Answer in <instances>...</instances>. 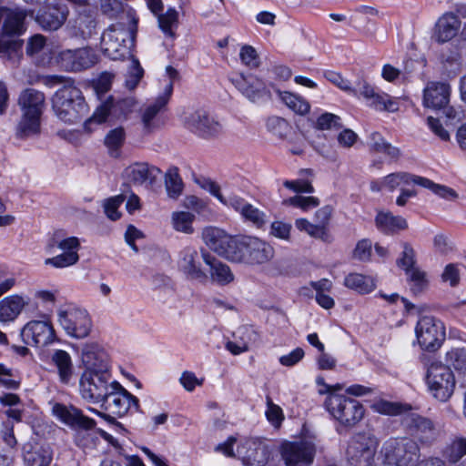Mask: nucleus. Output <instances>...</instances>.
I'll return each mask as SVG.
<instances>
[{
    "label": "nucleus",
    "mask_w": 466,
    "mask_h": 466,
    "mask_svg": "<svg viewBox=\"0 0 466 466\" xmlns=\"http://www.w3.org/2000/svg\"><path fill=\"white\" fill-rule=\"evenodd\" d=\"M207 245L229 261L262 264L273 258V248L263 240L250 236L232 237L218 228L204 232Z\"/></svg>",
    "instance_id": "obj_1"
},
{
    "label": "nucleus",
    "mask_w": 466,
    "mask_h": 466,
    "mask_svg": "<svg viewBox=\"0 0 466 466\" xmlns=\"http://www.w3.org/2000/svg\"><path fill=\"white\" fill-rule=\"evenodd\" d=\"M85 370L79 380V390L86 401L98 404L118 382L112 380L107 354L97 344H86L82 349Z\"/></svg>",
    "instance_id": "obj_2"
},
{
    "label": "nucleus",
    "mask_w": 466,
    "mask_h": 466,
    "mask_svg": "<svg viewBox=\"0 0 466 466\" xmlns=\"http://www.w3.org/2000/svg\"><path fill=\"white\" fill-rule=\"evenodd\" d=\"M17 105L21 116L16 126V137L25 139L39 135L41 117L46 108L45 94L35 88H25L19 94Z\"/></svg>",
    "instance_id": "obj_3"
},
{
    "label": "nucleus",
    "mask_w": 466,
    "mask_h": 466,
    "mask_svg": "<svg viewBox=\"0 0 466 466\" xmlns=\"http://www.w3.org/2000/svg\"><path fill=\"white\" fill-rule=\"evenodd\" d=\"M52 108L55 115L67 124L77 123L88 114V106L81 90L71 80L66 81L54 94Z\"/></svg>",
    "instance_id": "obj_4"
},
{
    "label": "nucleus",
    "mask_w": 466,
    "mask_h": 466,
    "mask_svg": "<svg viewBox=\"0 0 466 466\" xmlns=\"http://www.w3.org/2000/svg\"><path fill=\"white\" fill-rule=\"evenodd\" d=\"M98 404L105 411L98 412V414L108 422L115 424L119 432H126L127 430L116 420L115 416L122 417L128 410L132 409L137 410L139 408L138 399L122 387L119 382L107 392Z\"/></svg>",
    "instance_id": "obj_5"
},
{
    "label": "nucleus",
    "mask_w": 466,
    "mask_h": 466,
    "mask_svg": "<svg viewBox=\"0 0 466 466\" xmlns=\"http://www.w3.org/2000/svg\"><path fill=\"white\" fill-rule=\"evenodd\" d=\"M134 40L135 32L125 25H111L102 34L101 49L112 60L123 59L130 55Z\"/></svg>",
    "instance_id": "obj_6"
},
{
    "label": "nucleus",
    "mask_w": 466,
    "mask_h": 466,
    "mask_svg": "<svg viewBox=\"0 0 466 466\" xmlns=\"http://www.w3.org/2000/svg\"><path fill=\"white\" fill-rule=\"evenodd\" d=\"M324 404L329 413L348 428L357 425L365 414V409L360 401L343 394L329 395Z\"/></svg>",
    "instance_id": "obj_7"
},
{
    "label": "nucleus",
    "mask_w": 466,
    "mask_h": 466,
    "mask_svg": "<svg viewBox=\"0 0 466 466\" xmlns=\"http://www.w3.org/2000/svg\"><path fill=\"white\" fill-rule=\"evenodd\" d=\"M420 457V450L414 440L408 437L393 439L384 445L381 466H415Z\"/></svg>",
    "instance_id": "obj_8"
},
{
    "label": "nucleus",
    "mask_w": 466,
    "mask_h": 466,
    "mask_svg": "<svg viewBox=\"0 0 466 466\" xmlns=\"http://www.w3.org/2000/svg\"><path fill=\"white\" fill-rule=\"evenodd\" d=\"M400 424L410 436L409 438L422 446L432 445L440 435V430L432 420L415 412L403 414Z\"/></svg>",
    "instance_id": "obj_9"
},
{
    "label": "nucleus",
    "mask_w": 466,
    "mask_h": 466,
    "mask_svg": "<svg viewBox=\"0 0 466 466\" xmlns=\"http://www.w3.org/2000/svg\"><path fill=\"white\" fill-rule=\"evenodd\" d=\"M427 384L435 399L447 401L453 394L456 380L453 372L448 365L433 361L427 370Z\"/></svg>",
    "instance_id": "obj_10"
},
{
    "label": "nucleus",
    "mask_w": 466,
    "mask_h": 466,
    "mask_svg": "<svg viewBox=\"0 0 466 466\" xmlns=\"http://www.w3.org/2000/svg\"><path fill=\"white\" fill-rule=\"evenodd\" d=\"M419 346L428 352L437 351L446 339L444 324L432 316L420 318L415 327Z\"/></svg>",
    "instance_id": "obj_11"
},
{
    "label": "nucleus",
    "mask_w": 466,
    "mask_h": 466,
    "mask_svg": "<svg viewBox=\"0 0 466 466\" xmlns=\"http://www.w3.org/2000/svg\"><path fill=\"white\" fill-rule=\"evenodd\" d=\"M182 121L187 129L204 139L218 137L223 132L222 124L205 109L185 112Z\"/></svg>",
    "instance_id": "obj_12"
},
{
    "label": "nucleus",
    "mask_w": 466,
    "mask_h": 466,
    "mask_svg": "<svg viewBox=\"0 0 466 466\" xmlns=\"http://www.w3.org/2000/svg\"><path fill=\"white\" fill-rule=\"evenodd\" d=\"M58 322L67 335L84 339L91 331L92 321L86 310L73 305H66L58 309Z\"/></svg>",
    "instance_id": "obj_13"
},
{
    "label": "nucleus",
    "mask_w": 466,
    "mask_h": 466,
    "mask_svg": "<svg viewBox=\"0 0 466 466\" xmlns=\"http://www.w3.org/2000/svg\"><path fill=\"white\" fill-rule=\"evenodd\" d=\"M382 183L391 191L401 185H410L412 183L429 188L437 196L448 200L455 199L458 197V194L449 187L436 184L426 177L406 172L391 173L383 178Z\"/></svg>",
    "instance_id": "obj_14"
},
{
    "label": "nucleus",
    "mask_w": 466,
    "mask_h": 466,
    "mask_svg": "<svg viewBox=\"0 0 466 466\" xmlns=\"http://www.w3.org/2000/svg\"><path fill=\"white\" fill-rule=\"evenodd\" d=\"M378 441L370 432H359L355 434L347 449V458L351 466H370Z\"/></svg>",
    "instance_id": "obj_15"
},
{
    "label": "nucleus",
    "mask_w": 466,
    "mask_h": 466,
    "mask_svg": "<svg viewBox=\"0 0 466 466\" xmlns=\"http://www.w3.org/2000/svg\"><path fill=\"white\" fill-rule=\"evenodd\" d=\"M316 444L310 440L285 441L279 447L286 466H309L316 455Z\"/></svg>",
    "instance_id": "obj_16"
},
{
    "label": "nucleus",
    "mask_w": 466,
    "mask_h": 466,
    "mask_svg": "<svg viewBox=\"0 0 466 466\" xmlns=\"http://www.w3.org/2000/svg\"><path fill=\"white\" fill-rule=\"evenodd\" d=\"M135 105L136 101L131 96L118 100L110 96L97 106L92 116L86 121V125L91 123L101 124L106 121L109 116L115 118L126 117L133 111Z\"/></svg>",
    "instance_id": "obj_17"
},
{
    "label": "nucleus",
    "mask_w": 466,
    "mask_h": 466,
    "mask_svg": "<svg viewBox=\"0 0 466 466\" xmlns=\"http://www.w3.org/2000/svg\"><path fill=\"white\" fill-rule=\"evenodd\" d=\"M97 62L96 52L89 47L66 49L59 53L58 63L66 71L78 72L90 68Z\"/></svg>",
    "instance_id": "obj_18"
},
{
    "label": "nucleus",
    "mask_w": 466,
    "mask_h": 466,
    "mask_svg": "<svg viewBox=\"0 0 466 466\" xmlns=\"http://www.w3.org/2000/svg\"><path fill=\"white\" fill-rule=\"evenodd\" d=\"M353 95H360L370 107L379 111L396 112L399 110V102L395 97L386 93H380L365 80L359 81L354 87Z\"/></svg>",
    "instance_id": "obj_19"
},
{
    "label": "nucleus",
    "mask_w": 466,
    "mask_h": 466,
    "mask_svg": "<svg viewBox=\"0 0 466 466\" xmlns=\"http://www.w3.org/2000/svg\"><path fill=\"white\" fill-rule=\"evenodd\" d=\"M172 92L173 83L170 81L166 86L164 92L145 108L142 114V122L147 133H151L164 125L165 121L160 114L166 109Z\"/></svg>",
    "instance_id": "obj_20"
},
{
    "label": "nucleus",
    "mask_w": 466,
    "mask_h": 466,
    "mask_svg": "<svg viewBox=\"0 0 466 466\" xmlns=\"http://www.w3.org/2000/svg\"><path fill=\"white\" fill-rule=\"evenodd\" d=\"M23 341L32 347H45L56 339L55 329L49 321L32 320L21 330Z\"/></svg>",
    "instance_id": "obj_21"
},
{
    "label": "nucleus",
    "mask_w": 466,
    "mask_h": 466,
    "mask_svg": "<svg viewBox=\"0 0 466 466\" xmlns=\"http://www.w3.org/2000/svg\"><path fill=\"white\" fill-rule=\"evenodd\" d=\"M77 5V16L71 27L72 35L83 39L92 36L96 31V21L92 5L87 0H70Z\"/></svg>",
    "instance_id": "obj_22"
},
{
    "label": "nucleus",
    "mask_w": 466,
    "mask_h": 466,
    "mask_svg": "<svg viewBox=\"0 0 466 466\" xmlns=\"http://www.w3.org/2000/svg\"><path fill=\"white\" fill-rule=\"evenodd\" d=\"M160 174L161 170L158 167L145 162H137L126 167L123 177L128 184L149 187L153 186Z\"/></svg>",
    "instance_id": "obj_23"
},
{
    "label": "nucleus",
    "mask_w": 466,
    "mask_h": 466,
    "mask_svg": "<svg viewBox=\"0 0 466 466\" xmlns=\"http://www.w3.org/2000/svg\"><path fill=\"white\" fill-rule=\"evenodd\" d=\"M231 82L245 97L253 103L269 96L264 82L254 75L239 74L232 77Z\"/></svg>",
    "instance_id": "obj_24"
},
{
    "label": "nucleus",
    "mask_w": 466,
    "mask_h": 466,
    "mask_svg": "<svg viewBox=\"0 0 466 466\" xmlns=\"http://www.w3.org/2000/svg\"><path fill=\"white\" fill-rule=\"evenodd\" d=\"M200 258L196 248L186 247L180 251L178 267L188 279L207 283L208 275L201 268Z\"/></svg>",
    "instance_id": "obj_25"
},
{
    "label": "nucleus",
    "mask_w": 466,
    "mask_h": 466,
    "mask_svg": "<svg viewBox=\"0 0 466 466\" xmlns=\"http://www.w3.org/2000/svg\"><path fill=\"white\" fill-rule=\"evenodd\" d=\"M237 451L246 466H265L269 458L267 445L255 439L244 441L238 446Z\"/></svg>",
    "instance_id": "obj_26"
},
{
    "label": "nucleus",
    "mask_w": 466,
    "mask_h": 466,
    "mask_svg": "<svg viewBox=\"0 0 466 466\" xmlns=\"http://www.w3.org/2000/svg\"><path fill=\"white\" fill-rule=\"evenodd\" d=\"M52 411L57 419L71 428L91 430L96 426V421L93 419L85 416L79 409L74 406L56 403Z\"/></svg>",
    "instance_id": "obj_27"
},
{
    "label": "nucleus",
    "mask_w": 466,
    "mask_h": 466,
    "mask_svg": "<svg viewBox=\"0 0 466 466\" xmlns=\"http://www.w3.org/2000/svg\"><path fill=\"white\" fill-rule=\"evenodd\" d=\"M57 247L64 252L53 258L45 260L46 265H51L57 268H66L75 265L78 259V249L80 248L79 239L76 237H69L60 240Z\"/></svg>",
    "instance_id": "obj_28"
},
{
    "label": "nucleus",
    "mask_w": 466,
    "mask_h": 466,
    "mask_svg": "<svg viewBox=\"0 0 466 466\" xmlns=\"http://www.w3.org/2000/svg\"><path fill=\"white\" fill-rule=\"evenodd\" d=\"M451 88L445 82H429L423 91V105L439 110L450 103Z\"/></svg>",
    "instance_id": "obj_29"
},
{
    "label": "nucleus",
    "mask_w": 466,
    "mask_h": 466,
    "mask_svg": "<svg viewBox=\"0 0 466 466\" xmlns=\"http://www.w3.org/2000/svg\"><path fill=\"white\" fill-rule=\"evenodd\" d=\"M444 457L452 463L458 462L466 455V438L456 437L447 445L443 452ZM419 466H446L445 461L439 458H429L421 461ZM457 466H466V460Z\"/></svg>",
    "instance_id": "obj_30"
},
{
    "label": "nucleus",
    "mask_w": 466,
    "mask_h": 466,
    "mask_svg": "<svg viewBox=\"0 0 466 466\" xmlns=\"http://www.w3.org/2000/svg\"><path fill=\"white\" fill-rule=\"evenodd\" d=\"M202 259L209 267V277L212 282L224 286L234 280V274L227 264L206 251H202Z\"/></svg>",
    "instance_id": "obj_31"
},
{
    "label": "nucleus",
    "mask_w": 466,
    "mask_h": 466,
    "mask_svg": "<svg viewBox=\"0 0 466 466\" xmlns=\"http://www.w3.org/2000/svg\"><path fill=\"white\" fill-rule=\"evenodd\" d=\"M53 450L49 444H26L24 447V461L27 466H49Z\"/></svg>",
    "instance_id": "obj_32"
},
{
    "label": "nucleus",
    "mask_w": 466,
    "mask_h": 466,
    "mask_svg": "<svg viewBox=\"0 0 466 466\" xmlns=\"http://www.w3.org/2000/svg\"><path fill=\"white\" fill-rule=\"evenodd\" d=\"M461 21L451 13H445L437 21L434 29V37L439 43H445L452 39L458 33Z\"/></svg>",
    "instance_id": "obj_33"
},
{
    "label": "nucleus",
    "mask_w": 466,
    "mask_h": 466,
    "mask_svg": "<svg viewBox=\"0 0 466 466\" xmlns=\"http://www.w3.org/2000/svg\"><path fill=\"white\" fill-rule=\"evenodd\" d=\"M67 17V10L60 6H50L36 17L39 25L49 31L60 28Z\"/></svg>",
    "instance_id": "obj_34"
},
{
    "label": "nucleus",
    "mask_w": 466,
    "mask_h": 466,
    "mask_svg": "<svg viewBox=\"0 0 466 466\" xmlns=\"http://www.w3.org/2000/svg\"><path fill=\"white\" fill-rule=\"evenodd\" d=\"M375 224L378 229L384 234H394L408 228L405 218L394 216L390 212H379L375 218Z\"/></svg>",
    "instance_id": "obj_35"
},
{
    "label": "nucleus",
    "mask_w": 466,
    "mask_h": 466,
    "mask_svg": "<svg viewBox=\"0 0 466 466\" xmlns=\"http://www.w3.org/2000/svg\"><path fill=\"white\" fill-rule=\"evenodd\" d=\"M344 285L360 294L370 293L376 288V282L372 277L359 273L347 275L344 279Z\"/></svg>",
    "instance_id": "obj_36"
},
{
    "label": "nucleus",
    "mask_w": 466,
    "mask_h": 466,
    "mask_svg": "<svg viewBox=\"0 0 466 466\" xmlns=\"http://www.w3.org/2000/svg\"><path fill=\"white\" fill-rule=\"evenodd\" d=\"M52 361L58 370L60 380L68 383L74 372L70 355L65 350H56L52 356Z\"/></svg>",
    "instance_id": "obj_37"
},
{
    "label": "nucleus",
    "mask_w": 466,
    "mask_h": 466,
    "mask_svg": "<svg viewBox=\"0 0 466 466\" xmlns=\"http://www.w3.org/2000/svg\"><path fill=\"white\" fill-rule=\"evenodd\" d=\"M24 307V300L19 296L5 298L0 301V321L7 322L14 320L21 312Z\"/></svg>",
    "instance_id": "obj_38"
},
{
    "label": "nucleus",
    "mask_w": 466,
    "mask_h": 466,
    "mask_svg": "<svg viewBox=\"0 0 466 466\" xmlns=\"http://www.w3.org/2000/svg\"><path fill=\"white\" fill-rule=\"evenodd\" d=\"M126 140V132L123 127H116L111 129L104 139V144L108 150V154L112 157H118L120 149Z\"/></svg>",
    "instance_id": "obj_39"
},
{
    "label": "nucleus",
    "mask_w": 466,
    "mask_h": 466,
    "mask_svg": "<svg viewBox=\"0 0 466 466\" xmlns=\"http://www.w3.org/2000/svg\"><path fill=\"white\" fill-rule=\"evenodd\" d=\"M195 215L186 211L173 212L171 216L174 229L185 234H192L194 232V228L192 227Z\"/></svg>",
    "instance_id": "obj_40"
},
{
    "label": "nucleus",
    "mask_w": 466,
    "mask_h": 466,
    "mask_svg": "<svg viewBox=\"0 0 466 466\" xmlns=\"http://www.w3.org/2000/svg\"><path fill=\"white\" fill-rule=\"evenodd\" d=\"M296 228L300 231L307 232L309 236L328 241L329 238L327 228L319 224H312L306 218H299L295 222Z\"/></svg>",
    "instance_id": "obj_41"
},
{
    "label": "nucleus",
    "mask_w": 466,
    "mask_h": 466,
    "mask_svg": "<svg viewBox=\"0 0 466 466\" xmlns=\"http://www.w3.org/2000/svg\"><path fill=\"white\" fill-rule=\"evenodd\" d=\"M158 25L163 33L170 37L175 36L173 28L178 23V13L175 8H168L165 14L157 15Z\"/></svg>",
    "instance_id": "obj_42"
},
{
    "label": "nucleus",
    "mask_w": 466,
    "mask_h": 466,
    "mask_svg": "<svg viewBox=\"0 0 466 466\" xmlns=\"http://www.w3.org/2000/svg\"><path fill=\"white\" fill-rule=\"evenodd\" d=\"M281 100L294 112L304 115L309 111V105L300 96L289 92H279Z\"/></svg>",
    "instance_id": "obj_43"
},
{
    "label": "nucleus",
    "mask_w": 466,
    "mask_h": 466,
    "mask_svg": "<svg viewBox=\"0 0 466 466\" xmlns=\"http://www.w3.org/2000/svg\"><path fill=\"white\" fill-rule=\"evenodd\" d=\"M166 189L167 191V195L172 198H177L183 190V182L180 176L177 173V169L169 170L166 174Z\"/></svg>",
    "instance_id": "obj_44"
},
{
    "label": "nucleus",
    "mask_w": 466,
    "mask_h": 466,
    "mask_svg": "<svg viewBox=\"0 0 466 466\" xmlns=\"http://www.w3.org/2000/svg\"><path fill=\"white\" fill-rule=\"evenodd\" d=\"M144 74L137 59L132 57L128 71L126 76L125 86L127 89L133 90L137 87Z\"/></svg>",
    "instance_id": "obj_45"
},
{
    "label": "nucleus",
    "mask_w": 466,
    "mask_h": 466,
    "mask_svg": "<svg viewBox=\"0 0 466 466\" xmlns=\"http://www.w3.org/2000/svg\"><path fill=\"white\" fill-rule=\"evenodd\" d=\"M245 221L252 223L257 228H262L267 222L266 214L248 203L240 214Z\"/></svg>",
    "instance_id": "obj_46"
},
{
    "label": "nucleus",
    "mask_w": 466,
    "mask_h": 466,
    "mask_svg": "<svg viewBox=\"0 0 466 466\" xmlns=\"http://www.w3.org/2000/svg\"><path fill=\"white\" fill-rule=\"evenodd\" d=\"M445 360L448 365L455 370H466V349L455 348L446 353Z\"/></svg>",
    "instance_id": "obj_47"
},
{
    "label": "nucleus",
    "mask_w": 466,
    "mask_h": 466,
    "mask_svg": "<svg viewBox=\"0 0 466 466\" xmlns=\"http://www.w3.org/2000/svg\"><path fill=\"white\" fill-rule=\"evenodd\" d=\"M403 251L397 260V265L401 268L405 273H409L415 267V251L413 248L407 242L402 244Z\"/></svg>",
    "instance_id": "obj_48"
},
{
    "label": "nucleus",
    "mask_w": 466,
    "mask_h": 466,
    "mask_svg": "<svg viewBox=\"0 0 466 466\" xmlns=\"http://www.w3.org/2000/svg\"><path fill=\"white\" fill-rule=\"evenodd\" d=\"M267 410L266 417L268 420L276 428H279L284 420V414L282 409L273 403L271 398L267 396L266 398Z\"/></svg>",
    "instance_id": "obj_49"
},
{
    "label": "nucleus",
    "mask_w": 466,
    "mask_h": 466,
    "mask_svg": "<svg viewBox=\"0 0 466 466\" xmlns=\"http://www.w3.org/2000/svg\"><path fill=\"white\" fill-rule=\"evenodd\" d=\"M285 205H290L296 208H299L302 210H308L309 208H316L319 205V199L315 197H302L295 196L291 197L283 201Z\"/></svg>",
    "instance_id": "obj_50"
},
{
    "label": "nucleus",
    "mask_w": 466,
    "mask_h": 466,
    "mask_svg": "<svg viewBox=\"0 0 466 466\" xmlns=\"http://www.w3.org/2000/svg\"><path fill=\"white\" fill-rule=\"evenodd\" d=\"M267 128L274 135L283 137L290 128L289 123L282 117L270 116L267 120Z\"/></svg>",
    "instance_id": "obj_51"
},
{
    "label": "nucleus",
    "mask_w": 466,
    "mask_h": 466,
    "mask_svg": "<svg viewBox=\"0 0 466 466\" xmlns=\"http://www.w3.org/2000/svg\"><path fill=\"white\" fill-rule=\"evenodd\" d=\"M21 383L20 380L15 379L12 369L0 363V384L9 390H16Z\"/></svg>",
    "instance_id": "obj_52"
},
{
    "label": "nucleus",
    "mask_w": 466,
    "mask_h": 466,
    "mask_svg": "<svg viewBox=\"0 0 466 466\" xmlns=\"http://www.w3.org/2000/svg\"><path fill=\"white\" fill-rule=\"evenodd\" d=\"M124 201L125 197L123 195H118L106 199L104 204V208L108 218L111 220H116L120 218V213L117 209Z\"/></svg>",
    "instance_id": "obj_53"
},
{
    "label": "nucleus",
    "mask_w": 466,
    "mask_h": 466,
    "mask_svg": "<svg viewBox=\"0 0 466 466\" xmlns=\"http://www.w3.org/2000/svg\"><path fill=\"white\" fill-rule=\"evenodd\" d=\"M102 13L110 18H116L124 10L121 0H100Z\"/></svg>",
    "instance_id": "obj_54"
},
{
    "label": "nucleus",
    "mask_w": 466,
    "mask_h": 466,
    "mask_svg": "<svg viewBox=\"0 0 466 466\" xmlns=\"http://www.w3.org/2000/svg\"><path fill=\"white\" fill-rule=\"evenodd\" d=\"M341 126L340 117L331 113H324L317 120V127L321 130L339 129Z\"/></svg>",
    "instance_id": "obj_55"
},
{
    "label": "nucleus",
    "mask_w": 466,
    "mask_h": 466,
    "mask_svg": "<svg viewBox=\"0 0 466 466\" xmlns=\"http://www.w3.org/2000/svg\"><path fill=\"white\" fill-rule=\"evenodd\" d=\"M372 243L368 238L360 240L355 249L353 250V257L360 261H367L371 256Z\"/></svg>",
    "instance_id": "obj_56"
},
{
    "label": "nucleus",
    "mask_w": 466,
    "mask_h": 466,
    "mask_svg": "<svg viewBox=\"0 0 466 466\" xmlns=\"http://www.w3.org/2000/svg\"><path fill=\"white\" fill-rule=\"evenodd\" d=\"M240 59L246 66L255 68L258 66V57L257 51L251 46H243L239 53Z\"/></svg>",
    "instance_id": "obj_57"
},
{
    "label": "nucleus",
    "mask_w": 466,
    "mask_h": 466,
    "mask_svg": "<svg viewBox=\"0 0 466 466\" xmlns=\"http://www.w3.org/2000/svg\"><path fill=\"white\" fill-rule=\"evenodd\" d=\"M406 275L410 281L413 283L412 289L414 291H421L427 283L425 272L420 270L419 268L414 267L410 271H409V273H406Z\"/></svg>",
    "instance_id": "obj_58"
},
{
    "label": "nucleus",
    "mask_w": 466,
    "mask_h": 466,
    "mask_svg": "<svg viewBox=\"0 0 466 466\" xmlns=\"http://www.w3.org/2000/svg\"><path fill=\"white\" fill-rule=\"evenodd\" d=\"M1 438L8 447L7 451H13L17 443L14 434V424L12 421H5L1 430Z\"/></svg>",
    "instance_id": "obj_59"
},
{
    "label": "nucleus",
    "mask_w": 466,
    "mask_h": 466,
    "mask_svg": "<svg viewBox=\"0 0 466 466\" xmlns=\"http://www.w3.org/2000/svg\"><path fill=\"white\" fill-rule=\"evenodd\" d=\"M427 124L432 133L443 141L450 139L449 132L443 127L442 124L438 118L429 116L427 118Z\"/></svg>",
    "instance_id": "obj_60"
},
{
    "label": "nucleus",
    "mask_w": 466,
    "mask_h": 466,
    "mask_svg": "<svg viewBox=\"0 0 466 466\" xmlns=\"http://www.w3.org/2000/svg\"><path fill=\"white\" fill-rule=\"evenodd\" d=\"M377 410L382 414L393 416L402 414L405 409L401 404L385 400L377 404Z\"/></svg>",
    "instance_id": "obj_61"
},
{
    "label": "nucleus",
    "mask_w": 466,
    "mask_h": 466,
    "mask_svg": "<svg viewBox=\"0 0 466 466\" xmlns=\"http://www.w3.org/2000/svg\"><path fill=\"white\" fill-rule=\"evenodd\" d=\"M442 281L449 282L451 287H455L460 281V271L456 265L449 264L445 267L441 275Z\"/></svg>",
    "instance_id": "obj_62"
},
{
    "label": "nucleus",
    "mask_w": 466,
    "mask_h": 466,
    "mask_svg": "<svg viewBox=\"0 0 466 466\" xmlns=\"http://www.w3.org/2000/svg\"><path fill=\"white\" fill-rule=\"evenodd\" d=\"M304 354V350L301 348H297L289 354L281 356L279 362L283 366L292 367L302 360Z\"/></svg>",
    "instance_id": "obj_63"
},
{
    "label": "nucleus",
    "mask_w": 466,
    "mask_h": 466,
    "mask_svg": "<svg viewBox=\"0 0 466 466\" xmlns=\"http://www.w3.org/2000/svg\"><path fill=\"white\" fill-rule=\"evenodd\" d=\"M46 45V38L41 35L32 36L26 46V54L34 56L38 54Z\"/></svg>",
    "instance_id": "obj_64"
}]
</instances>
